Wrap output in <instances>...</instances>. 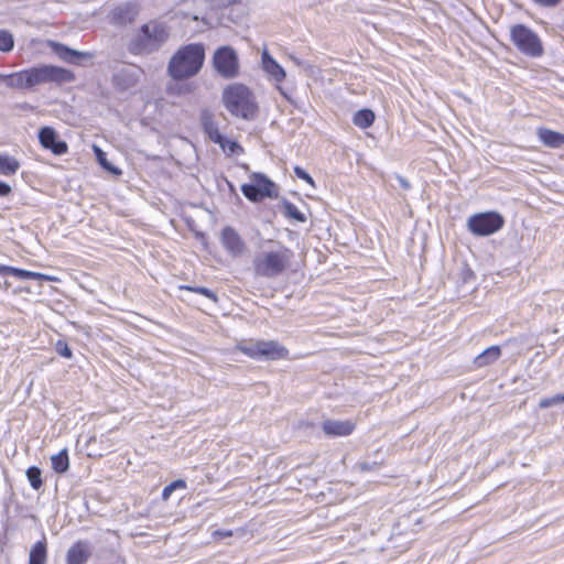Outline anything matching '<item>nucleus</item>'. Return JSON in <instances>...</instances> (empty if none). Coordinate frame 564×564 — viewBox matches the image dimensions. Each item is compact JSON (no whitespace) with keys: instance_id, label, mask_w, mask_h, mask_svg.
Segmentation results:
<instances>
[{"instance_id":"1","label":"nucleus","mask_w":564,"mask_h":564,"mask_svg":"<svg viewBox=\"0 0 564 564\" xmlns=\"http://www.w3.org/2000/svg\"><path fill=\"white\" fill-rule=\"evenodd\" d=\"M170 36L164 22L151 20L130 37L128 51L133 55H150L159 51Z\"/></svg>"},{"instance_id":"2","label":"nucleus","mask_w":564,"mask_h":564,"mask_svg":"<svg viewBox=\"0 0 564 564\" xmlns=\"http://www.w3.org/2000/svg\"><path fill=\"white\" fill-rule=\"evenodd\" d=\"M205 61V48L200 43L187 44L171 57L167 74L176 80L186 79L199 73Z\"/></svg>"},{"instance_id":"3","label":"nucleus","mask_w":564,"mask_h":564,"mask_svg":"<svg viewBox=\"0 0 564 564\" xmlns=\"http://www.w3.org/2000/svg\"><path fill=\"white\" fill-rule=\"evenodd\" d=\"M293 251L288 247L274 243L269 249L261 250L252 260L254 274L273 279L281 275L291 265Z\"/></svg>"},{"instance_id":"4","label":"nucleus","mask_w":564,"mask_h":564,"mask_svg":"<svg viewBox=\"0 0 564 564\" xmlns=\"http://www.w3.org/2000/svg\"><path fill=\"white\" fill-rule=\"evenodd\" d=\"M225 108L234 117L253 120L258 115V104L252 91L242 84L228 85L221 95Z\"/></svg>"},{"instance_id":"5","label":"nucleus","mask_w":564,"mask_h":564,"mask_svg":"<svg viewBox=\"0 0 564 564\" xmlns=\"http://www.w3.org/2000/svg\"><path fill=\"white\" fill-rule=\"evenodd\" d=\"M238 349L253 359L279 360L289 356V349L276 340H250L240 344Z\"/></svg>"},{"instance_id":"6","label":"nucleus","mask_w":564,"mask_h":564,"mask_svg":"<svg viewBox=\"0 0 564 564\" xmlns=\"http://www.w3.org/2000/svg\"><path fill=\"white\" fill-rule=\"evenodd\" d=\"M510 37L518 51L527 56L540 57L544 53L539 35L524 24L512 25L510 28Z\"/></svg>"},{"instance_id":"7","label":"nucleus","mask_w":564,"mask_h":564,"mask_svg":"<svg viewBox=\"0 0 564 564\" xmlns=\"http://www.w3.org/2000/svg\"><path fill=\"white\" fill-rule=\"evenodd\" d=\"M30 89L44 84H64L73 82L75 76L69 69L54 66L41 65L28 68Z\"/></svg>"},{"instance_id":"8","label":"nucleus","mask_w":564,"mask_h":564,"mask_svg":"<svg viewBox=\"0 0 564 564\" xmlns=\"http://www.w3.org/2000/svg\"><path fill=\"white\" fill-rule=\"evenodd\" d=\"M503 224V217L496 212L475 214L467 220L468 229L476 236L492 235L501 229Z\"/></svg>"},{"instance_id":"9","label":"nucleus","mask_w":564,"mask_h":564,"mask_svg":"<svg viewBox=\"0 0 564 564\" xmlns=\"http://www.w3.org/2000/svg\"><path fill=\"white\" fill-rule=\"evenodd\" d=\"M251 183L241 186L242 194L251 202H259L263 197L278 196L275 184L262 173H252Z\"/></svg>"},{"instance_id":"10","label":"nucleus","mask_w":564,"mask_h":564,"mask_svg":"<svg viewBox=\"0 0 564 564\" xmlns=\"http://www.w3.org/2000/svg\"><path fill=\"white\" fill-rule=\"evenodd\" d=\"M213 65L216 72L226 79L239 75V58L237 52L230 46H221L213 56Z\"/></svg>"},{"instance_id":"11","label":"nucleus","mask_w":564,"mask_h":564,"mask_svg":"<svg viewBox=\"0 0 564 564\" xmlns=\"http://www.w3.org/2000/svg\"><path fill=\"white\" fill-rule=\"evenodd\" d=\"M220 242L225 250L234 258L241 257L247 251V246L240 235L230 226L223 228Z\"/></svg>"},{"instance_id":"12","label":"nucleus","mask_w":564,"mask_h":564,"mask_svg":"<svg viewBox=\"0 0 564 564\" xmlns=\"http://www.w3.org/2000/svg\"><path fill=\"white\" fill-rule=\"evenodd\" d=\"M139 6L135 2H126L117 6L110 13L111 23L119 26L131 24L139 14Z\"/></svg>"},{"instance_id":"13","label":"nucleus","mask_w":564,"mask_h":564,"mask_svg":"<svg viewBox=\"0 0 564 564\" xmlns=\"http://www.w3.org/2000/svg\"><path fill=\"white\" fill-rule=\"evenodd\" d=\"M39 141L45 149L56 155L65 154L68 150L66 142L57 140L56 131L51 127H43L39 132Z\"/></svg>"},{"instance_id":"14","label":"nucleus","mask_w":564,"mask_h":564,"mask_svg":"<svg viewBox=\"0 0 564 564\" xmlns=\"http://www.w3.org/2000/svg\"><path fill=\"white\" fill-rule=\"evenodd\" d=\"M143 75V69L137 66H129L120 69L113 77V80L120 89H129L134 87L140 77Z\"/></svg>"},{"instance_id":"15","label":"nucleus","mask_w":564,"mask_h":564,"mask_svg":"<svg viewBox=\"0 0 564 564\" xmlns=\"http://www.w3.org/2000/svg\"><path fill=\"white\" fill-rule=\"evenodd\" d=\"M356 424L350 420H326L322 424V430L327 436L338 437L350 435Z\"/></svg>"},{"instance_id":"16","label":"nucleus","mask_w":564,"mask_h":564,"mask_svg":"<svg viewBox=\"0 0 564 564\" xmlns=\"http://www.w3.org/2000/svg\"><path fill=\"white\" fill-rule=\"evenodd\" d=\"M48 46L62 61L69 64H78L80 58L91 57V55L87 52L69 48L68 46L58 42L50 41Z\"/></svg>"},{"instance_id":"17","label":"nucleus","mask_w":564,"mask_h":564,"mask_svg":"<svg viewBox=\"0 0 564 564\" xmlns=\"http://www.w3.org/2000/svg\"><path fill=\"white\" fill-rule=\"evenodd\" d=\"M200 124L204 132L214 143H220L223 141V134L218 130V124L215 121V116L212 110L203 109L200 111Z\"/></svg>"},{"instance_id":"18","label":"nucleus","mask_w":564,"mask_h":564,"mask_svg":"<svg viewBox=\"0 0 564 564\" xmlns=\"http://www.w3.org/2000/svg\"><path fill=\"white\" fill-rule=\"evenodd\" d=\"M91 555L88 542L78 541L67 551V564H85Z\"/></svg>"},{"instance_id":"19","label":"nucleus","mask_w":564,"mask_h":564,"mask_svg":"<svg viewBox=\"0 0 564 564\" xmlns=\"http://www.w3.org/2000/svg\"><path fill=\"white\" fill-rule=\"evenodd\" d=\"M262 68L275 82L284 80L286 74L284 68L268 53H262Z\"/></svg>"},{"instance_id":"20","label":"nucleus","mask_w":564,"mask_h":564,"mask_svg":"<svg viewBox=\"0 0 564 564\" xmlns=\"http://www.w3.org/2000/svg\"><path fill=\"white\" fill-rule=\"evenodd\" d=\"M536 134L545 147L557 149L564 145V134L561 132L547 128H539Z\"/></svg>"},{"instance_id":"21","label":"nucleus","mask_w":564,"mask_h":564,"mask_svg":"<svg viewBox=\"0 0 564 564\" xmlns=\"http://www.w3.org/2000/svg\"><path fill=\"white\" fill-rule=\"evenodd\" d=\"M0 79L4 82L7 86L10 88L30 89L28 69H23L8 75H0Z\"/></svg>"},{"instance_id":"22","label":"nucleus","mask_w":564,"mask_h":564,"mask_svg":"<svg viewBox=\"0 0 564 564\" xmlns=\"http://www.w3.org/2000/svg\"><path fill=\"white\" fill-rule=\"evenodd\" d=\"M500 356H501L500 347L499 346H490L475 358L474 364L478 368L485 367L490 364H494L496 360L499 359Z\"/></svg>"},{"instance_id":"23","label":"nucleus","mask_w":564,"mask_h":564,"mask_svg":"<svg viewBox=\"0 0 564 564\" xmlns=\"http://www.w3.org/2000/svg\"><path fill=\"white\" fill-rule=\"evenodd\" d=\"M51 464L54 471L62 474L69 467V458L67 448L62 449L59 453L51 457Z\"/></svg>"},{"instance_id":"24","label":"nucleus","mask_w":564,"mask_h":564,"mask_svg":"<svg viewBox=\"0 0 564 564\" xmlns=\"http://www.w3.org/2000/svg\"><path fill=\"white\" fill-rule=\"evenodd\" d=\"M12 276L19 280H36V281H55L56 279L40 272L28 271L23 269L14 268Z\"/></svg>"},{"instance_id":"25","label":"nucleus","mask_w":564,"mask_h":564,"mask_svg":"<svg viewBox=\"0 0 564 564\" xmlns=\"http://www.w3.org/2000/svg\"><path fill=\"white\" fill-rule=\"evenodd\" d=\"M46 562V544L37 541L30 551L29 564H45Z\"/></svg>"},{"instance_id":"26","label":"nucleus","mask_w":564,"mask_h":564,"mask_svg":"<svg viewBox=\"0 0 564 564\" xmlns=\"http://www.w3.org/2000/svg\"><path fill=\"white\" fill-rule=\"evenodd\" d=\"M375 121V113L370 109L358 110L352 118L355 126L366 129L369 128Z\"/></svg>"},{"instance_id":"27","label":"nucleus","mask_w":564,"mask_h":564,"mask_svg":"<svg viewBox=\"0 0 564 564\" xmlns=\"http://www.w3.org/2000/svg\"><path fill=\"white\" fill-rule=\"evenodd\" d=\"M20 169L19 161L9 155H0V174L2 175H13Z\"/></svg>"},{"instance_id":"28","label":"nucleus","mask_w":564,"mask_h":564,"mask_svg":"<svg viewBox=\"0 0 564 564\" xmlns=\"http://www.w3.org/2000/svg\"><path fill=\"white\" fill-rule=\"evenodd\" d=\"M282 209L285 217L296 220L299 223L306 221V216L302 212H300L294 204L286 199L282 202Z\"/></svg>"},{"instance_id":"29","label":"nucleus","mask_w":564,"mask_h":564,"mask_svg":"<svg viewBox=\"0 0 564 564\" xmlns=\"http://www.w3.org/2000/svg\"><path fill=\"white\" fill-rule=\"evenodd\" d=\"M95 153H96V156H97V160L99 162V164L105 169L107 170L108 172H110L111 174L113 175H120L121 174V170H119L118 167H116L115 165H112L106 158V153L99 149L98 147H95Z\"/></svg>"},{"instance_id":"30","label":"nucleus","mask_w":564,"mask_h":564,"mask_svg":"<svg viewBox=\"0 0 564 564\" xmlns=\"http://www.w3.org/2000/svg\"><path fill=\"white\" fill-rule=\"evenodd\" d=\"M42 471L39 467L32 466L26 470V477L34 490H39L42 486Z\"/></svg>"},{"instance_id":"31","label":"nucleus","mask_w":564,"mask_h":564,"mask_svg":"<svg viewBox=\"0 0 564 564\" xmlns=\"http://www.w3.org/2000/svg\"><path fill=\"white\" fill-rule=\"evenodd\" d=\"M178 289L202 294V295L206 296L207 299L212 300L213 302H217V300H218L215 292H213L212 290L204 288V286L181 285Z\"/></svg>"},{"instance_id":"32","label":"nucleus","mask_w":564,"mask_h":564,"mask_svg":"<svg viewBox=\"0 0 564 564\" xmlns=\"http://www.w3.org/2000/svg\"><path fill=\"white\" fill-rule=\"evenodd\" d=\"M217 144L228 154H240L242 152V148L236 141L228 140L224 137L223 141Z\"/></svg>"},{"instance_id":"33","label":"nucleus","mask_w":564,"mask_h":564,"mask_svg":"<svg viewBox=\"0 0 564 564\" xmlns=\"http://www.w3.org/2000/svg\"><path fill=\"white\" fill-rule=\"evenodd\" d=\"M13 36L8 31H0V51L9 52L13 48Z\"/></svg>"},{"instance_id":"34","label":"nucleus","mask_w":564,"mask_h":564,"mask_svg":"<svg viewBox=\"0 0 564 564\" xmlns=\"http://www.w3.org/2000/svg\"><path fill=\"white\" fill-rule=\"evenodd\" d=\"M564 402V393L563 394H556V395H553L551 398H543L540 400L539 402V406L541 409H546V408H550V406H554V405H557L560 403H563Z\"/></svg>"},{"instance_id":"35","label":"nucleus","mask_w":564,"mask_h":564,"mask_svg":"<svg viewBox=\"0 0 564 564\" xmlns=\"http://www.w3.org/2000/svg\"><path fill=\"white\" fill-rule=\"evenodd\" d=\"M185 489H187L186 481L183 479H177V480L172 481L167 486H165L164 489L162 490V494H172L175 490H185Z\"/></svg>"},{"instance_id":"36","label":"nucleus","mask_w":564,"mask_h":564,"mask_svg":"<svg viewBox=\"0 0 564 564\" xmlns=\"http://www.w3.org/2000/svg\"><path fill=\"white\" fill-rule=\"evenodd\" d=\"M55 349H56L57 354L64 358L69 359L73 356L72 349L68 347L67 343L64 340H57V343L55 344Z\"/></svg>"},{"instance_id":"37","label":"nucleus","mask_w":564,"mask_h":564,"mask_svg":"<svg viewBox=\"0 0 564 564\" xmlns=\"http://www.w3.org/2000/svg\"><path fill=\"white\" fill-rule=\"evenodd\" d=\"M294 174L305 181L306 183H308L310 185L312 186H315V183H314V180L312 178V176L304 170L302 169L301 166H294Z\"/></svg>"},{"instance_id":"38","label":"nucleus","mask_w":564,"mask_h":564,"mask_svg":"<svg viewBox=\"0 0 564 564\" xmlns=\"http://www.w3.org/2000/svg\"><path fill=\"white\" fill-rule=\"evenodd\" d=\"M357 467L361 471H371V470H378L380 468V464L377 462H373V463L362 462V463H359L357 465Z\"/></svg>"},{"instance_id":"39","label":"nucleus","mask_w":564,"mask_h":564,"mask_svg":"<svg viewBox=\"0 0 564 564\" xmlns=\"http://www.w3.org/2000/svg\"><path fill=\"white\" fill-rule=\"evenodd\" d=\"M212 535L215 539H225V538L232 536L234 531H231V530H215Z\"/></svg>"},{"instance_id":"40","label":"nucleus","mask_w":564,"mask_h":564,"mask_svg":"<svg viewBox=\"0 0 564 564\" xmlns=\"http://www.w3.org/2000/svg\"><path fill=\"white\" fill-rule=\"evenodd\" d=\"M11 193V186L4 182H0V197L8 196Z\"/></svg>"},{"instance_id":"41","label":"nucleus","mask_w":564,"mask_h":564,"mask_svg":"<svg viewBox=\"0 0 564 564\" xmlns=\"http://www.w3.org/2000/svg\"><path fill=\"white\" fill-rule=\"evenodd\" d=\"M535 3L543 7H553L557 4L561 0H533Z\"/></svg>"},{"instance_id":"42","label":"nucleus","mask_w":564,"mask_h":564,"mask_svg":"<svg viewBox=\"0 0 564 564\" xmlns=\"http://www.w3.org/2000/svg\"><path fill=\"white\" fill-rule=\"evenodd\" d=\"M395 178L402 188L409 189L411 187L410 182L405 177L397 175Z\"/></svg>"},{"instance_id":"43","label":"nucleus","mask_w":564,"mask_h":564,"mask_svg":"<svg viewBox=\"0 0 564 564\" xmlns=\"http://www.w3.org/2000/svg\"><path fill=\"white\" fill-rule=\"evenodd\" d=\"M13 267L2 265L0 264V274L2 275H12Z\"/></svg>"},{"instance_id":"44","label":"nucleus","mask_w":564,"mask_h":564,"mask_svg":"<svg viewBox=\"0 0 564 564\" xmlns=\"http://www.w3.org/2000/svg\"><path fill=\"white\" fill-rule=\"evenodd\" d=\"M292 59L296 65H302V62L299 58L292 57Z\"/></svg>"},{"instance_id":"45","label":"nucleus","mask_w":564,"mask_h":564,"mask_svg":"<svg viewBox=\"0 0 564 564\" xmlns=\"http://www.w3.org/2000/svg\"><path fill=\"white\" fill-rule=\"evenodd\" d=\"M169 497H170V496L164 495V496H163V499H164V500H166Z\"/></svg>"}]
</instances>
